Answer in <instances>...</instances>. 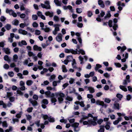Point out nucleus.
Instances as JSON below:
<instances>
[{"label": "nucleus", "mask_w": 132, "mask_h": 132, "mask_svg": "<svg viewBox=\"0 0 132 132\" xmlns=\"http://www.w3.org/2000/svg\"><path fill=\"white\" fill-rule=\"evenodd\" d=\"M45 94L47 97L51 98V100L52 103H54L53 105H55L56 104L55 103L57 101L56 98L54 96L55 94L54 93H52L51 94V93L50 91H48L45 92Z\"/></svg>", "instance_id": "1"}, {"label": "nucleus", "mask_w": 132, "mask_h": 132, "mask_svg": "<svg viewBox=\"0 0 132 132\" xmlns=\"http://www.w3.org/2000/svg\"><path fill=\"white\" fill-rule=\"evenodd\" d=\"M113 24L112 20H110L108 22V25L110 27H112L113 29L114 30H117V28L118 27V25L116 24L118 22V20L115 18L113 19Z\"/></svg>", "instance_id": "2"}, {"label": "nucleus", "mask_w": 132, "mask_h": 132, "mask_svg": "<svg viewBox=\"0 0 132 132\" xmlns=\"http://www.w3.org/2000/svg\"><path fill=\"white\" fill-rule=\"evenodd\" d=\"M55 96L57 97L59 103H62L63 101V98L65 96L64 94L61 92H59L55 93Z\"/></svg>", "instance_id": "3"}, {"label": "nucleus", "mask_w": 132, "mask_h": 132, "mask_svg": "<svg viewBox=\"0 0 132 132\" xmlns=\"http://www.w3.org/2000/svg\"><path fill=\"white\" fill-rule=\"evenodd\" d=\"M88 117H91L93 118L92 119H91L93 121H96L97 120V117H94L92 115L90 114L89 113L88 115V116H84L81 119L79 120V122L80 123H82V122L84 120H85L88 118Z\"/></svg>", "instance_id": "4"}, {"label": "nucleus", "mask_w": 132, "mask_h": 132, "mask_svg": "<svg viewBox=\"0 0 132 132\" xmlns=\"http://www.w3.org/2000/svg\"><path fill=\"white\" fill-rule=\"evenodd\" d=\"M84 120L82 122L84 125H87L88 126H89L90 125L95 126L97 125V123L95 121H93L92 120H88L87 121H84Z\"/></svg>", "instance_id": "5"}, {"label": "nucleus", "mask_w": 132, "mask_h": 132, "mask_svg": "<svg viewBox=\"0 0 132 132\" xmlns=\"http://www.w3.org/2000/svg\"><path fill=\"white\" fill-rule=\"evenodd\" d=\"M61 25L59 24H55L53 26L55 28L54 30L52 31L53 34V35H55L57 34V32L60 30L59 27H61Z\"/></svg>", "instance_id": "6"}, {"label": "nucleus", "mask_w": 132, "mask_h": 132, "mask_svg": "<svg viewBox=\"0 0 132 132\" xmlns=\"http://www.w3.org/2000/svg\"><path fill=\"white\" fill-rule=\"evenodd\" d=\"M44 4L41 3L40 4L42 7L43 8H45L46 9H51V6L50 5V2L49 1H45Z\"/></svg>", "instance_id": "7"}, {"label": "nucleus", "mask_w": 132, "mask_h": 132, "mask_svg": "<svg viewBox=\"0 0 132 132\" xmlns=\"http://www.w3.org/2000/svg\"><path fill=\"white\" fill-rule=\"evenodd\" d=\"M64 52L65 53H71L74 54H77V49H76L75 50L72 49L65 48L64 49Z\"/></svg>", "instance_id": "8"}, {"label": "nucleus", "mask_w": 132, "mask_h": 132, "mask_svg": "<svg viewBox=\"0 0 132 132\" xmlns=\"http://www.w3.org/2000/svg\"><path fill=\"white\" fill-rule=\"evenodd\" d=\"M112 101L114 102V108L115 109L119 110L120 109V106L119 103H117L119 101L116 98H113Z\"/></svg>", "instance_id": "9"}, {"label": "nucleus", "mask_w": 132, "mask_h": 132, "mask_svg": "<svg viewBox=\"0 0 132 132\" xmlns=\"http://www.w3.org/2000/svg\"><path fill=\"white\" fill-rule=\"evenodd\" d=\"M130 82V76L129 75L126 76V79L124 80L123 82V85L126 86L128 84V83H129Z\"/></svg>", "instance_id": "10"}, {"label": "nucleus", "mask_w": 132, "mask_h": 132, "mask_svg": "<svg viewBox=\"0 0 132 132\" xmlns=\"http://www.w3.org/2000/svg\"><path fill=\"white\" fill-rule=\"evenodd\" d=\"M79 125L78 123H75L72 125V126L74 128V130L75 131L77 132L79 130L80 128L78 127Z\"/></svg>", "instance_id": "11"}, {"label": "nucleus", "mask_w": 132, "mask_h": 132, "mask_svg": "<svg viewBox=\"0 0 132 132\" xmlns=\"http://www.w3.org/2000/svg\"><path fill=\"white\" fill-rule=\"evenodd\" d=\"M96 103L97 105H101L103 107H104L105 108L107 106V105L106 104H105L103 102L100 101L99 100H97L96 102Z\"/></svg>", "instance_id": "12"}, {"label": "nucleus", "mask_w": 132, "mask_h": 132, "mask_svg": "<svg viewBox=\"0 0 132 132\" xmlns=\"http://www.w3.org/2000/svg\"><path fill=\"white\" fill-rule=\"evenodd\" d=\"M62 35L61 33H59L56 37V40L58 42H60L62 40Z\"/></svg>", "instance_id": "13"}, {"label": "nucleus", "mask_w": 132, "mask_h": 132, "mask_svg": "<svg viewBox=\"0 0 132 132\" xmlns=\"http://www.w3.org/2000/svg\"><path fill=\"white\" fill-rule=\"evenodd\" d=\"M84 87L85 88H87V90H89V92L90 93H93L95 92V91L93 87L85 86Z\"/></svg>", "instance_id": "14"}, {"label": "nucleus", "mask_w": 132, "mask_h": 132, "mask_svg": "<svg viewBox=\"0 0 132 132\" xmlns=\"http://www.w3.org/2000/svg\"><path fill=\"white\" fill-rule=\"evenodd\" d=\"M37 14L38 16L40 17L43 20H45L46 18L45 16L42 14L41 12L40 11H38Z\"/></svg>", "instance_id": "15"}, {"label": "nucleus", "mask_w": 132, "mask_h": 132, "mask_svg": "<svg viewBox=\"0 0 132 132\" xmlns=\"http://www.w3.org/2000/svg\"><path fill=\"white\" fill-rule=\"evenodd\" d=\"M45 15L47 16H49V17H52L53 15V13L52 12H50L47 11L45 13Z\"/></svg>", "instance_id": "16"}, {"label": "nucleus", "mask_w": 132, "mask_h": 132, "mask_svg": "<svg viewBox=\"0 0 132 132\" xmlns=\"http://www.w3.org/2000/svg\"><path fill=\"white\" fill-rule=\"evenodd\" d=\"M42 50V48L41 47L38 46L36 45L34 46V50L40 51H41Z\"/></svg>", "instance_id": "17"}, {"label": "nucleus", "mask_w": 132, "mask_h": 132, "mask_svg": "<svg viewBox=\"0 0 132 132\" xmlns=\"http://www.w3.org/2000/svg\"><path fill=\"white\" fill-rule=\"evenodd\" d=\"M98 4L101 7L104 8L105 5L103 2L102 0H99L98 1Z\"/></svg>", "instance_id": "18"}, {"label": "nucleus", "mask_w": 132, "mask_h": 132, "mask_svg": "<svg viewBox=\"0 0 132 132\" xmlns=\"http://www.w3.org/2000/svg\"><path fill=\"white\" fill-rule=\"evenodd\" d=\"M2 50L6 54H9L11 53V52L10 51V50L8 48H3Z\"/></svg>", "instance_id": "19"}, {"label": "nucleus", "mask_w": 132, "mask_h": 132, "mask_svg": "<svg viewBox=\"0 0 132 132\" xmlns=\"http://www.w3.org/2000/svg\"><path fill=\"white\" fill-rule=\"evenodd\" d=\"M18 45L20 46H22L23 45H27L26 42L24 40H22L21 42H19L18 43Z\"/></svg>", "instance_id": "20"}, {"label": "nucleus", "mask_w": 132, "mask_h": 132, "mask_svg": "<svg viewBox=\"0 0 132 132\" xmlns=\"http://www.w3.org/2000/svg\"><path fill=\"white\" fill-rule=\"evenodd\" d=\"M76 65V62L75 60V59H73L72 63V65L73 68L76 69H77Z\"/></svg>", "instance_id": "21"}, {"label": "nucleus", "mask_w": 132, "mask_h": 132, "mask_svg": "<svg viewBox=\"0 0 132 132\" xmlns=\"http://www.w3.org/2000/svg\"><path fill=\"white\" fill-rule=\"evenodd\" d=\"M111 124V123L110 121L107 122L106 123V125L105 126V127L106 130H109L110 128V125Z\"/></svg>", "instance_id": "22"}, {"label": "nucleus", "mask_w": 132, "mask_h": 132, "mask_svg": "<svg viewBox=\"0 0 132 132\" xmlns=\"http://www.w3.org/2000/svg\"><path fill=\"white\" fill-rule=\"evenodd\" d=\"M19 32L20 34L24 35H26L27 33V31L21 29H19Z\"/></svg>", "instance_id": "23"}, {"label": "nucleus", "mask_w": 132, "mask_h": 132, "mask_svg": "<svg viewBox=\"0 0 132 132\" xmlns=\"http://www.w3.org/2000/svg\"><path fill=\"white\" fill-rule=\"evenodd\" d=\"M77 54H81L82 55H85V51L81 49H79V50H77Z\"/></svg>", "instance_id": "24"}, {"label": "nucleus", "mask_w": 132, "mask_h": 132, "mask_svg": "<svg viewBox=\"0 0 132 132\" xmlns=\"http://www.w3.org/2000/svg\"><path fill=\"white\" fill-rule=\"evenodd\" d=\"M122 119L121 117H119L117 119V120H116L113 122V124L115 125H116L118 124L119 122Z\"/></svg>", "instance_id": "25"}, {"label": "nucleus", "mask_w": 132, "mask_h": 132, "mask_svg": "<svg viewBox=\"0 0 132 132\" xmlns=\"http://www.w3.org/2000/svg\"><path fill=\"white\" fill-rule=\"evenodd\" d=\"M6 13H9L10 15H12V14L14 11L12 10H9L7 8L6 10Z\"/></svg>", "instance_id": "26"}, {"label": "nucleus", "mask_w": 132, "mask_h": 132, "mask_svg": "<svg viewBox=\"0 0 132 132\" xmlns=\"http://www.w3.org/2000/svg\"><path fill=\"white\" fill-rule=\"evenodd\" d=\"M104 126L103 125H101L100 126V129L98 130V132H104Z\"/></svg>", "instance_id": "27"}, {"label": "nucleus", "mask_w": 132, "mask_h": 132, "mask_svg": "<svg viewBox=\"0 0 132 132\" xmlns=\"http://www.w3.org/2000/svg\"><path fill=\"white\" fill-rule=\"evenodd\" d=\"M54 2L57 6H61L62 4L61 2L58 0H54Z\"/></svg>", "instance_id": "28"}, {"label": "nucleus", "mask_w": 132, "mask_h": 132, "mask_svg": "<svg viewBox=\"0 0 132 132\" xmlns=\"http://www.w3.org/2000/svg\"><path fill=\"white\" fill-rule=\"evenodd\" d=\"M111 16V15L110 13V12L109 11L108 12V13L106 14V15L104 16V18L102 20H105L110 17Z\"/></svg>", "instance_id": "29"}, {"label": "nucleus", "mask_w": 132, "mask_h": 132, "mask_svg": "<svg viewBox=\"0 0 132 132\" xmlns=\"http://www.w3.org/2000/svg\"><path fill=\"white\" fill-rule=\"evenodd\" d=\"M56 77V76L54 75H51L50 77L49 78V79L50 82L53 81V80L55 79Z\"/></svg>", "instance_id": "30"}, {"label": "nucleus", "mask_w": 132, "mask_h": 132, "mask_svg": "<svg viewBox=\"0 0 132 132\" xmlns=\"http://www.w3.org/2000/svg\"><path fill=\"white\" fill-rule=\"evenodd\" d=\"M53 20L55 22H58L60 21V19L58 16L56 15L54 16L53 17Z\"/></svg>", "instance_id": "31"}, {"label": "nucleus", "mask_w": 132, "mask_h": 132, "mask_svg": "<svg viewBox=\"0 0 132 132\" xmlns=\"http://www.w3.org/2000/svg\"><path fill=\"white\" fill-rule=\"evenodd\" d=\"M5 27L7 30H9L11 28V25L9 24H7L5 26Z\"/></svg>", "instance_id": "32"}, {"label": "nucleus", "mask_w": 132, "mask_h": 132, "mask_svg": "<svg viewBox=\"0 0 132 132\" xmlns=\"http://www.w3.org/2000/svg\"><path fill=\"white\" fill-rule=\"evenodd\" d=\"M19 21L16 19L14 20L12 22V24L14 25L17 26L19 24Z\"/></svg>", "instance_id": "33"}, {"label": "nucleus", "mask_w": 132, "mask_h": 132, "mask_svg": "<svg viewBox=\"0 0 132 132\" xmlns=\"http://www.w3.org/2000/svg\"><path fill=\"white\" fill-rule=\"evenodd\" d=\"M12 123L13 124H14L15 122H18L19 121V119L18 118H13L12 119Z\"/></svg>", "instance_id": "34"}, {"label": "nucleus", "mask_w": 132, "mask_h": 132, "mask_svg": "<svg viewBox=\"0 0 132 132\" xmlns=\"http://www.w3.org/2000/svg\"><path fill=\"white\" fill-rule=\"evenodd\" d=\"M18 59V56L16 54H14L13 57V61L15 62H16Z\"/></svg>", "instance_id": "35"}, {"label": "nucleus", "mask_w": 132, "mask_h": 132, "mask_svg": "<svg viewBox=\"0 0 132 132\" xmlns=\"http://www.w3.org/2000/svg\"><path fill=\"white\" fill-rule=\"evenodd\" d=\"M119 87L120 89L125 92H126L127 90V88L126 87V86L120 85Z\"/></svg>", "instance_id": "36"}, {"label": "nucleus", "mask_w": 132, "mask_h": 132, "mask_svg": "<svg viewBox=\"0 0 132 132\" xmlns=\"http://www.w3.org/2000/svg\"><path fill=\"white\" fill-rule=\"evenodd\" d=\"M101 67L102 66L101 65L99 64H97L96 65V67H95V71H97L99 68H101Z\"/></svg>", "instance_id": "37"}, {"label": "nucleus", "mask_w": 132, "mask_h": 132, "mask_svg": "<svg viewBox=\"0 0 132 132\" xmlns=\"http://www.w3.org/2000/svg\"><path fill=\"white\" fill-rule=\"evenodd\" d=\"M22 114V112H20L19 113L17 114L15 117H16V118L19 119L21 117Z\"/></svg>", "instance_id": "38"}, {"label": "nucleus", "mask_w": 132, "mask_h": 132, "mask_svg": "<svg viewBox=\"0 0 132 132\" xmlns=\"http://www.w3.org/2000/svg\"><path fill=\"white\" fill-rule=\"evenodd\" d=\"M32 81L30 80H28L26 82L27 85L28 86L31 85L32 84Z\"/></svg>", "instance_id": "39"}, {"label": "nucleus", "mask_w": 132, "mask_h": 132, "mask_svg": "<svg viewBox=\"0 0 132 132\" xmlns=\"http://www.w3.org/2000/svg\"><path fill=\"white\" fill-rule=\"evenodd\" d=\"M42 104L47 105L48 104V101L47 99H44L42 100Z\"/></svg>", "instance_id": "40"}, {"label": "nucleus", "mask_w": 132, "mask_h": 132, "mask_svg": "<svg viewBox=\"0 0 132 132\" xmlns=\"http://www.w3.org/2000/svg\"><path fill=\"white\" fill-rule=\"evenodd\" d=\"M4 60L6 61H7L9 63L10 62V60L9 59V56L7 55H5L4 57Z\"/></svg>", "instance_id": "41"}, {"label": "nucleus", "mask_w": 132, "mask_h": 132, "mask_svg": "<svg viewBox=\"0 0 132 132\" xmlns=\"http://www.w3.org/2000/svg\"><path fill=\"white\" fill-rule=\"evenodd\" d=\"M105 14V12L102 11H101V12L100 14L98 15V17H103L104 15Z\"/></svg>", "instance_id": "42"}, {"label": "nucleus", "mask_w": 132, "mask_h": 132, "mask_svg": "<svg viewBox=\"0 0 132 132\" xmlns=\"http://www.w3.org/2000/svg\"><path fill=\"white\" fill-rule=\"evenodd\" d=\"M49 84V82L47 80L44 81L43 83L41 84V85L43 86H45L48 85Z\"/></svg>", "instance_id": "43"}, {"label": "nucleus", "mask_w": 132, "mask_h": 132, "mask_svg": "<svg viewBox=\"0 0 132 132\" xmlns=\"http://www.w3.org/2000/svg\"><path fill=\"white\" fill-rule=\"evenodd\" d=\"M62 71L64 72H66L67 71V69L65 66V65H63L62 66Z\"/></svg>", "instance_id": "44"}, {"label": "nucleus", "mask_w": 132, "mask_h": 132, "mask_svg": "<svg viewBox=\"0 0 132 132\" xmlns=\"http://www.w3.org/2000/svg\"><path fill=\"white\" fill-rule=\"evenodd\" d=\"M76 12L78 13H81L82 11V10L80 8H77L76 9Z\"/></svg>", "instance_id": "45"}, {"label": "nucleus", "mask_w": 132, "mask_h": 132, "mask_svg": "<svg viewBox=\"0 0 132 132\" xmlns=\"http://www.w3.org/2000/svg\"><path fill=\"white\" fill-rule=\"evenodd\" d=\"M48 120L50 122H53L55 121L54 118L50 117L48 118Z\"/></svg>", "instance_id": "46"}, {"label": "nucleus", "mask_w": 132, "mask_h": 132, "mask_svg": "<svg viewBox=\"0 0 132 132\" xmlns=\"http://www.w3.org/2000/svg\"><path fill=\"white\" fill-rule=\"evenodd\" d=\"M78 58L80 61L81 62L80 63V64H82L83 63L84 58L81 56H80L78 57Z\"/></svg>", "instance_id": "47"}, {"label": "nucleus", "mask_w": 132, "mask_h": 132, "mask_svg": "<svg viewBox=\"0 0 132 132\" xmlns=\"http://www.w3.org/2000/svg\"><path fill=\"white\" fill-rule=\"evenodd\" d=\"M41 29L44 30L46 32H48L50 30V29L49 28H41Z\"/></svg>", "instance_id": "48"}, {"label": "nucleus", "mask_w": 132, "mask_h": 132, "mask_svg": "<svg viewBox=\"0 0 132 132\" xmlns=\"http://www.w3.org/2000/svg\"><path fill=\"white\" fill-rule=\"evenodd\" d=\"M28 26V24H27L26 23L24 24V23H21L20 24V27L22 28H23L25 26Z\"/></svg>", "instance_id": "49"}, {"label": "nucleus", "mask_w": 132, "mask_h": 132, "mask_svg": "<svg viewBox=\"0 0 132 132\" xmlns=\"http://www.w3.org/2000/svg\"><path fill=\"white\" fill-rule=\"evenodd\" d=\"M40 31L38 30H36L35 31V34L36 35H39L40 34Z\"/></svg>", "instance_id": "50"}, {"label": "nucleus", "mask_w": 132, "mask_h": 132, "mask_svg": "<svg viewBox=\"0 0 132 132\" xmlns=\"http://www.w3.org/2000/svg\"><path fill=\"white\" fill-rule=\"evenodd\" d=\"M111 101V100L108 98H105V99L104 102L107 103H109Z\"/></svg>", "instance_id": "51"}, {"label": "nucleus", "mask_w": 132, "mask_h": 132, "mask_svg": "<svg viewBox=\"0 0 132 132\" xmlns=\"http://www.w3.org/2000/svg\"><path fill=\"white\" fill-rule=\"evenodd\" d=\"M27 118V120L30 121L32 119V117L29 115H26Z\"/></svg>", "instance_id": "52"}, {"label": "nucleus", "mask_w": 132, "mask_h": 132, "mask_svg": "<svg viewBox=\"0 0 132 132\" xmlns=\"http://www.w3.org/2000/svg\"><path fill=\"white\" fill-rule=\"evenodd\" d=\"M3 67L5 69L7 70L9 69V66L7 64H5L4 65Z\"/></svg>", "instance_id": "53"}, {"label": "nucleus", "mask_w": 132, "mask_h": 132, "mask_svg": "<svg viewBox=\"0 0 132 132\" xmlns=\"http://www.w3.org/2000/svg\"><path fill=\"white\" fill-rule=\"evenodd\" d=\"M8 75L12 77L14 76V73L12 71L9 72L8 73Z\"/></svg>", "instance_id": "54"}, {"label": "nucleus", "mask_w": 132, "mask_h": 132, "mask_svg": "<svg viewBox=\"0 0 132 132\" xmlns=\"http://www.w3.org/2000/svg\"><path fill=\"white\" fill-rule=\"evenodd\" d=\"M87 14L89 17H90L93 15L92 12L90 11H88L87 12Z\"/></svg>", "instance_id": "55"}, {"label": "nucleus", "mask_w": 132, "mask_h": 132, "mask_svg": "<svg viewBox=\"0 0 132 132\" xmlns=\"http://www.w3.org/2000/svg\"><path fill=\"white\" fill-rule=\"evenodd\" d=\"M2 126L4 127H7V125L6 121H4L2 123Z\"/></svg>", "instance_id": "56"}, {"label": "nucleus", "mask_w": 132, "mask_h": 132, "mask_svg": "<svg viewBox=\"0 0 132 132\" xmlns=\"http://www.w3.org/2000/svg\"><path fill=\"white\" fill-rule=\"evenodd\" d=\"M42 116L44 120L46 119H48V118H49L48 116L47 115L42 114Z\"/></svg>", "instance_id": "57"}, {"label": "nucleus", "mask_w": 132, "mask_h": 132, "mask_svg": "<svg viewBox=\"0 0 132 132\" xmlns=\"http://www.w3.org/2000/svg\"><path fill=\"white\" fill-rule=\"evenodd\" d=\"M68 9L70 10V11L71 12H73V11L72 9V7L70 5H68Z\"/></svg>", "instance_id": "58"}, {"label": "nucleus", "mask_w": 132, "mask_h": 132, "mask_svg": "<svg viewBox=\"0 0 132 132\" xmlns=\"http://www.w3.org/2000/svg\"><path fill=\"white\" fill-rule=\"evenodd\" d=\"M90 107V104H87L86 106L85 107L83 108V110L84 111H85L86 110H87L88 108H89Z\"/></svg>", "instance_id": "59"}, {"label": "nucleus", "mask_w": 132, "mask_h": 132, "mask_svg": "<svg viewBox=\"0 0 132 132\" xmlns=\"http://www.w3.org/2000/svg\"><path fill=\"white\" fill-rule=\"evenodd\" d=\"M116 96L119 99V100H120L121 98L122 97V95L120 94H117Z\"/></svg>", "instance_id": "60"}, {"label": "nucleus", "mask_w": 132, "mask_h": 132, "mask_svg": "<svg viewBox=\"0 0 132 132\" xmlns=\"http://www.w3.org/2000/svg\"><path fill=\"white\" fill-rule=\"evenodd\" d=\"M40 120H37L35 122V124L38 127H39L40 126Z\"/></svg>", "instance_id": "61"}, {"label": "nucleus", "mask_w": 132, "mask_h": 132, "mask_svg": "<svg viewBox=\"0 0 132 132\" xmlns=\"http://www.w3.org/2000/svg\"><path fill=\"white\" fill-rule=\"evenodd\" d=\"M66 99L69 101H71L72 100V98L71 97L68 96L67 97Z\"/></svg>", "instance_id": "62"}, {"label": "nucleus", "mask_w": 132, "mask_h": 132, "mask_svg": "<svg viewBox=\"0 0 132 132\" xmlns=\"http://www.w3.org/2000/svg\"><path fill=\"white\" fill-rule=\"evenodd\" d=\"M77 26L79 28H82L83 26L82 23L79 22H77Z\"/></svg>", "instance_id": "63"}, {"label": "nucleus", "mask_w": 132, "mask_h": 132, "mask_svg": "<svg viewBox=\"0 0 132 132\" xmlns=\"http://www.w3.org/2000/svg\"><path fill=\"white\" fill-rule=\"evenodd\" d=\"M6 19V18L4 16H2L0 18V20L2 22L5 21Z\"/></svg>", "instance_id": "64"}]
</instances>
